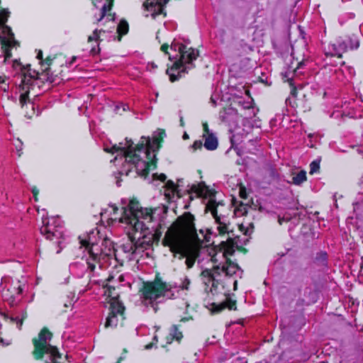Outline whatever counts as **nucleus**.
I'll return each instance as SVG.
<instances>
[{"mask_svg":"<svg viewBox=\"0 0 363 363\" xmlns=\"http://www.w3.org/2000/svg\"><path fill=\"white\" fill-rule=\"evenodd\" d=\"M157 208H144L139 201L133 197L130 199L126 207L121 211L115 205L110 204L101 212V222L104 225L106 221L108 226L116 222L125 223L130 227H147L155 221V216Z\"/></svg>","mask_w":363,"mask_h":363,"instance_id":"obj_1","label":"nucleus"},{"mask_svg":"<svg viewBox=\"0 0 363 363\" xmlns=\"http://www.w3.org/2000/svg\"><path fill=\"white\" fill-rule=\"evenodd\" d=\"M144 148H145V155L147 161H143L145 164V168L138 172V174L145 177L149 174L150 170H154L157 167L158 160L157 158L155 157V155H152V157L151 156L150 150L152 148V145L150 143L149 138L142 136L140 141L137 145H135L131 139L126 138L125 146H123V143H120L119 145L115 144L111 147H105L104 151L111 154L121 152V158H124L125 163L123 164L121 174H125L128 176L133 168H136L137 164L142 161L140 156L137 154V152H140Z\"/></svg>","mask_w":363,"mask_h":363,"instance_id":"obj_2","label":"nucleus"},{"mask_svg":"<svg viewBox=\"0 0 363 363\" xmlns=\"http://www.w3.org/2000/svg\"><path fill=\"white\" fill-rule=\"evenodd\" d=\"M144 148H145V155L147 161H143L145 164V168L138 172V174L145 177L149 174L150 170H154L157 167L158 160L157 158L155 157V155H152V157L151 156L150 150L152 148V145L150 143L149 138L142 136L140 141L137 145H135L131 139L126 138L125 146H123V143H120L119 145L115 144L111 147H105L104 151L111 154L121 152V158H124L125 163L123 164L121 174H125L128 176L133 168H136L137 164L142 161L140 156L137 154V152H140Z\"/></svg>","mask_w":363,"mask_h":363,"instance_id":"obj_3","label":"nucleus"},{"mask_svg":"<svg viewBox=\"0 0 363 363\" xmlns=\"http://www.w3.org/2000/svg\"><path fill=\"white\" fill-rule=\"evenodd\" d=\"M186 191L191 199H192L191 195L194 194L198 198L208 199L206 204L205 211L211 213L216 222L220 225L219 227H228L225 217L229 214L230 210L223 201H216L217 191L215 189H211L204 182H201L192 184Z\"/></svg>","mask_w":363,"mask_h":363,"instance_id":"obj_4","label":"nucleus"},{"mask_svg":"<svg viewBox=\"0 0 363 363\" xmlns=\"http://www.w3.org/2000/svg\"><path fill=\"white\" fill-rule=\"evenodd\" d=\"M53 334L47 327H43L38 333L37 337L32 340L34 349L32 355L35 360H43L45 355L47 358L45 363H65V359H68L69 356L66 354L63 358L62 354L60 352L56 346L48 343L52 340Z\"/></svg>","mask_w":363,"mask_h":363,"instance_id":"obj_5","label":"nucleus"},{"mask_svg":"<svg viewBox=\"0 0 363 363\" xmlns=\"http://www.w3.org/2000/svg\"><path fill=\"white\" fill-rule=\"evenodd\" d=\"M200 240L197 228H167L162 244L174 255L179 254Z\"/></svg>","mask_w":363,"mask_h":363,"instance_id":"obj_6","label":"nucleus"},{"mask_svg":"<svg viewBox=\"0 0 363 363\" xmlns=\"http://www.w3.org/2000/svg\"><path fill=\"white\" fill-rule=\"evenodd\" d=\"M169 48L174 51L178 50L179 54V59L166 70L169 81L174 82L182 78L185 73H187V69L191 68L184 67V64L191 65L198 57L199 53L198 50L187 48L186 45L182 43H172Z\"/></svg>","mask_w":363,"mask_h":363,"instance_id":"obj_7","label":"nucleus"},{"mask_svg":"<svg viewBox=\"0 0 363 363\" xmlns=\"http://www.w3.org/2000/svg\"><path fill=\"white\" fill-rule=\"evenodd\" d=\"M172 286L163 280L159 272H157L152 281H143L139 294L143 302L147 301L155 312L157 311V301L165 297L172 290Z\"/></svg>","mask_w":363,"mask_h":363,"instance_id":"obj_8","label":"nucleus"},{"mask_svg":"<svg viewBox=\"0 0 363 363\" xmlns=\"http://www.w3.org/2000/svg\"><path fill=\"white\" fill-rule=\"evenodd\" d=\"M10 16L9 9H0V44L4 57V64L12 57V49L17 50L21 46L20 42L15 38L12 28L7 25Z\"/></svg>","mask_w":363,"mask_h":363,"instance_id":"obj_9","label":"nucleus"},{"mask_svg":"<svg viewBox=\"0 0 363 363\" xmlns=\"http://www.w3.org/2000/svg\"><path fill=\"white\" fill-rule=\"evenodd\" d=\"M103 235L99 228H92L86 235L78 237L80 247H84L89 254L86 263L91 272H94L96 264L101 262V250L99 244Z\"/></svg>","mask_w":363,"mask_h":363,"instance_id":"obj_10","label":"nucleus"},{"mask_svg":"<svg viewBox=\"0 0 363 363\" xmlns=\"http://www.w3.org/2000/svg\"><path fill=\"white\" fill-rule=\"evenodd\" d=\"M12 67L14 70L20 71L21 75V84L24 87H26V86L32 87L38 86L40 87L39 82L44 83L46 81L45 75L42 71L33 69L30 64L23 65L20 60H14Z\"/></svg>","mask_w":363,"mask_h":363,"instance_id":"obj_11","label":"nucleus"},{"mask_svg":"<svg viewBox=\"0 0 363 363\" xmlns=\"http://www.w3.org/2000/svg\"><path fill=\"white\" fill-rule=\"evenodd\" d=\"M131 230L127 232L128 240L130 241L129 246L123 245L124 251L134 254L138 249H147L152 244V236L146 235V231L149 228H130Z\"/></svg>","mask_w":363,"mask_h":363,"instance_id":"obj_12","label":"nucleus"},{"mask_svg":"<svg viewBox=\"0 0 363 363\" xmlns=\"http://www.w3.org/2000/svg\"><path fill=\"white\" fill-rule=\"evenodd\" d=\"M19 89L21 93L19 96V104L23 109H25V116L28 118H31L35 115V104L31 101L29 94L34 87L26 86L23 87L20 84Z\"/></svg>","mask_w":363,"mask_h":363,"instance_id":"obj_13","label":"nucleus"},{"mask_svg":"<svg viewBox=\"0 0 363 363\" xmlns=\"http://www.w3.org/2000/svg\"><path fill=\"white\" fill-rule=\"evenodd\" d=\"M124 312L125 306L122 302L115 299L110 302V313L106 318L105 328L116 327L118 325L117 315H119L124 318Z\"/></svg>","mask_w":363,"mask_h":363,"instance_id":"obj_14","label":"nucleus"},{"mask_svg":"<svg viewBox=\"0 0 363 363\" xmlns=\"http://www.w3.org/2000/svg\"><path fill=\"white\" fill-rule=\"evenodd\" d=\"M349 50L348 45L345 44L342 37H340L335 43H328L324 45L325 55L327 57L342 58V54Z\"/></svg>","mask_w":363,"mask_h":363,"instance_id":"obj_15","label":"nucleus"},{"mask_svg":"<svg viewBox=\"0 0 363 363\" xmlns=\"http://www.w3.org/2000/svg\"><path fill=\"white\" fill-rule=\"evenodd\" d=\"M169 0H159V1H150L146 0L143 6L145 11L151 12V16L153 18H155L160 15H163L164 17L167 16L164 10L165 6L167 4Z\"/></svg>","mask_w":363,"mask_h":363,"instance_id":"obj_16","label":"nucleus"},{"mask_svg":"<svg viewBox=\"0 0 363 363\" xmlns=\"http://www.w3.org/2000/svg\"><path fill=\"white\" fill-rule=\"evenodd\" d=\"M241 242L242 240H240V237L236 236L234 239L228 238L226 241H222L219 244V251L223 253V256L225 257V260L227 258H230V256L233 255L236 248V244ZM248 242L249 238H245L242 241L244 245H247Z\"/></svg>","mask_w":363,"mask_h":363,"instance_id":"obj_17","label":"nucleus"},{"mask_svg":"<svg viewBox=\"0 0 363 363\" xmlns=\"http://www.w3.org/2000/svg\"><path fill=\"white\" fill-rule=\"evenodd\" d=\"M200 248L201 243L199 240L179 254L182 257H186L185 263L187 268H191L194 265L196 259L199 257Z\"/></svg>","mask_w":363,"mask_h":363,"instance_id":"obj_18","label":"nucleus"},{"mask_svg":"<svg viewBox=\"0 0 363 363\" xmlns=\"http://www.w3.org/2000/svg\"><path fill=\"white\" fill-rule=\"evenodd\" d=\"M101 246L104 247V248L99 247L101 250V261L106 258H111L112 257H114L116 260L118 262L116 250L114 247L113 241L108 238L106 235H104L101 238Z\"/></svg>","mask_w":363,"mask_h":363,"instance_id":"obj_19","label":"nucleus"},{"mask_svg":"<svg viewBox=\"0 0 363 363\" xmlns=\"http://www.w3.org/2000/svg\"><path fill=\"white\" fill-rule=\"evenodd\" d=\"M203 126V138L205 139L203 144L204 147L208 150H214L218 146V141L213 133H212L208 127L207 121L202 123Z\"/></svg>","mask_w":363,"mask_h":363,"instance_id":"obj_20","label":"nucleus"},{"mask_svg":"<svg viewBox=\"0 0 363 363\" xmlns=\"http://www.w3.org/2000/svg\"><path fill=\"white\" fill-rule=\"evenodd\" d=\"M224 296H225V299L224 301L216 303H212L211 306V311L213 313H218L228 308L230 311H236L237 310V301L232 299L230 298V295L228 293H224Z\"/></svg>","mask_w":363,"mask_h":363,"instance_id":"obj_21","label":"nucleus"},{"mask_svg":"<svg viewBox=\"0 0 363 363\" xmlns=\"http://www.w3.org/2000/svg\"><path fill=\"white\" fill-rule=\"evenodd\" d=\"M240 269V266L233 262L230 258H227L225 264L220 267L219 265H216L213 267V271L217 275H220L222 273H224L226 277H233L238 270Z\"/></svg>","mask_w":363,"mask_h":363,"instance_id":"obj_22","label":"nucleus"},{"mask_svg":"<svg viewBox=\"0 0 363 363\" xmlns=\"http://www.w3.org/2000/svg\"><path fill=\"white\" fill-rule=\"evenodd\" d=\"M201 275L206 279V281H204L205 284L208 285V284H211V286L210 288L209 292L212 296H215L217 294L218 287L219 285V281L216 279V276H218L216 273L213 271V268L212 270L206 269L201 272Z\"/></svg>","mask_w":363,"mask_h":363,"instance_id":"obj_23","label":"nucleus"},{"mask_svg":"<svg viewBox=\"0 0 363 363\" xmlns=\"http://www.w3.org/2000/svg\"><path fill=\"white\" fill-rule=\"evenodd\" d=\"M114 0H106V3L102 6L100 12V17L96 19L95 23L99 24L104 18L106 21L114 22L116 18V13H111V11L113 7Z\"/></svg>","mask_w":363,"mask_h":363,"instance_id":"obj_24","label":"nucleus"},{"mask_svg":"<svg viewBox=\"0 0 363 363\" xmlns=\"http://www.w3.org/2000/svg\"><path fill=\"white\" fill-rule=\"evenodd\" d=\"M40 233L45 237L47 240L52 241L60 245L64 240L63 233L57 228H39Z\"/></svg>","mask_w":363,"mask_h":363,"instance_id":"obj_25","label":"nucleus"},{"mask_svg":"<svg viewBox=\"0 0 363 363\" xmlns=\"http://www.w3.org/2000/svg\"><path fill=\"white\" fill-rule=\"evenodd\" d=\"M194 220V216L191 213L185 212L169 227H195Z\"/></svg>","mask_w":363,"mask_h":363,"instance_id":"obj_26","label":"nucleus"},{"mask_svg":"<svg viewBox=\"0 0 363 363\" xmlns=\"http://www.w3.org/2000/svg\"><path fill=\"white\" fill-rule=\"evenodd\" d=\"M106 30L104 29H95L93 31L92 35H89L88 37V42L91 43L92 41H95L97 43L96 46H94L90 50V54L93 56L99 54L101 51V48L99 47V43L102 41V40L100 38V35L102 33H105Z\"/></svg>","mask_w":363,"mask_h":363,"instance_id":"obj_27","label":"nucleus"},{"mask_svg":"<svg viewBox=\"0 0 363 363\" xmlns=\"http://www.w3.org/2000/svg\"><path fill=\"white\" fill-rule=\"evenodd\" d=\"M165 136V130L163 129H160L158 134L153 137L152 141H150L151 145H152V148L150 150L151 156L152 155H155V157L157 158V152L162 147V143H163L164 138ZM150 140V138L148 137Z\"/></svg>","mask_w":363,"mask_h":363,"instance_id":"obj_28","label":"nucleus"},{"mask_svg":"<svg viewBox=\"0 0 363 363\" xmlns=\"http://www.w3.org/2000/svg\"><path fill=\"white\" fill-rule=\"evenodd\" d=\"M232 206L234 207L233 214L235 217L243 216L247 213L248 205L242 201H238L234 197L232 199Z\"/></svg>","mask_w":363,"mask_h":363,"instance_id":"obj_29","label":"nucleus"},{"mask_svg":"<svg viewBox=\"0 0 363 363\" xmlns=\"http://www.w3.org/2000/svg\"><path fill=\"white\" fill-rule=\"evenodd\" d=\"M183 338L182 332L179 330V326L173 325L170 328L169 335L166 337L167 344H171L173 341H177L179 343Z\"/></svg>","mask_w":363,"mask_h":363,"instance_id":"obj_30","label":"nucleus"},{"mask_svg":"<svg viewBox=\"0 0 363 363\" xmlns=\"http://www.w3.org/2000/svg\"><path fill=\"white\" fill-rule=\"evenodd\" d=\"M183 182V179H179L177 180V184H175L172 180H168L165 184L166 190L171 192L173 196L177 195V197L181 198L182 196V193L179 189V184Z\"/></svg>","mask_w":363,"mask_h":363,"instance_id":"obj_31","label":"nucleus"},{"mask_svg":"<svg viewBox=\"0 0 363 363\" xmlns=\"http://www.w3.org/2000/svg\"><path fill=\"white\" fill-rule=\"evenodd\" d=\"M53 61V58L51 56H48L45 59L40 62L41 70L44 73L46 77V82L49 81L52 82L53 79L52 76H50V65Z\"/></svg>","mask_w":363,"mask_h":363,"instance_id":"obj_32","label":"nucleus"},{"mask_svg":"<svg viewBox=\"0 0 363 363\" xmlns=\"http://www.w3.org/2000/svg\"><path fill=\"white\" fill-rule=\"evenodd\" d=\"M116 32H117L116 39L118 41H121L122 40V38L128 33L129 24L125 19L123 18V19L120 20V21L117 26Z\"/></svg>","mask_w":363,"mask_h":363,"instance_id":"obj_33","label":"nucleus"},{"mask_svg":"<svg viewBox=\"0 0 363 363\" xmlns=\"http://www.w3.org/2000/svg\"><path fill=\"white\" fill-rule=\"evenodd\" d=\"M342 39L345 44L348 45L350 50L357 49L359 46V40L357 37L354 34L352 35L342 37Z\"/></svg>","mask_w":363,"mask_h":363,"instance_id":"obj_34","label":"nucleus"},{"mask_svg":"<svg viewBox=\"0 0 363 363\" xmlns=\"http://www.w3.org/2000/svg\"><path fill=\"white\" fill-rule=\"evenodd\" d=\"M306 172L305 170H301L297 174H294L292 177V183L295 185H300L306 181Z\"/></svg>","mask_w":363,"mask_h":363,"instance_id":"obj_35","label":"nucleus"},{"mask_svg":"<svg viewBox=\"0 0 363 363\" xmlns=\"http://www.w3.org/2000/svg\"><path fill=\"white\" fill-rule=\"evenodd\" d=\"M104 288L106 289V290L105 291V294H107V296L109 298H111V302L113 301L114 299L119 301V300H118L119 296L118 295H116V296H113V292L116 290L115 286H111L107 283L105 285H104Z\"/></svg>","mask_w":363,"mask_h":363,"instance_id":"obj_36","label":"nucleus"},{"mask_svg":"<svg viewBox=\"0 0 363 363\" xmlns=\"http://www.w3.org/2000/svg\"><path fill=\"white\" fill-rule=\"evenodd\" d=\"M286 81L288 82V83L290 86V88H291V91H290L291 95L294 97H296L297 94H298V90H297V88H296L295 84L294 83L293 79L288 78L286 79Z\"/></svg>","mask_w":363,"mask_h":363,"instance_id":"obj_37","label":"nucleus"},{"mask_svg":"<svg viewBox=\"0 0 363 363\" xmlns=\"http://www.w3.org/2000/svg\"><path fill=\"white\" fill-rule=\"evenodd\" d=\"M320 169V161L314 160L310 164V174H313L318 172Z\"/></svg>","mask_w":363,"mask_h":363,"instance_id":"obj_38","label":"nucleus"},{"mask_svg":"<svg viewBox=\"0 0 363 363\" xmlns=\"http://www.w3.org/2000/svg\"><path fill=\"white\" fill-rule=\"evenodd\" d=\"M199 232L202 234L206 233L204 235V240L206 242L210 241V235L211 234V228H199Z\"/></svg>","mask_w":363,"mask_h":363,"instance_id":"obj_39","label":"nucleus"},{"mask_svg":"<svg viewBox=\"0 0 363 363\" xmlns=\"http://www.w3.org/2000/svg\"><path fill=\"white\" fill-rule=\"evenodd\" d=\"M203 146V143L201 140H195L192 145V148L194 150H197L201 149Z\"/></svg>","mask_w":363,"mask_h":363,"instance_id":"obj_40","label":"nucleus"},{"mask_svg":"<svg viewBox=\"0 0 363 363\" xmlns=\"http://www.w3.org/2000/svg\"><path fill=\"white\" fill-rule=\"evenodd\" d=\"M10 320H11V322L12 323H16L17 325H18V328H21L22 325H23V318H19L18 317L16 318H9Z\"/></svg>","mask_w":363,"mask_h":363,"instance_id":"obj_41","label":"nucleus"},{"mask_svg":"<svg viewBox=\"0 0 363 363\" xmlns=\"http://www.w3.org/2000/svg\"><path fill=\"white\" fill-rule=\"evenodd\" d=\"M239 196L243 199H246L247 197V193L246 189L244 186H241L239 191Z\"/></svg>","mask_w":363,"mask_h":363,"instance_id":"obj_42","label":"nucleus"},{"mask_svg":"<svg viewBox=\"0 0 363 363\" xmlns=\"http://www.w3.org/2000/svg\"><path fill=\"white\" fill-rule=\"evenodd\" d=\"M153 177L155 179H157L162 182H164L167 179V176L164 174V173H161L160 174H155L153 175Z\"/></svg>","mask_w":363,"mask_h":363,"instance_id":"obj_43","label":"nucleus"},{"mask_svg":"<svg viewBox=\"0 0 363 363\" xmlns=\"http://www.w3.org/2000/svg\"><path fill=\"white\" fill-rule=\"evenodd\" d=\"M31 191H32L34 200L35 201H38V196L39 194V190H38V187L35 186H33Z\"/></svg>","mask_w":363,"mask_h":363,"instance_id":"obj_44","label":"nucleus"},{"mask_svg":"<svg viewBox=\"0 0 363 363\" xmlns=\"http://www.w3.org/2000/svg\"><path fill=\"white\" fill-rule=\"evenodd\" d=\"M190 280L187 278H186L184 279V281H183L182 283V289H185V290H188L189 289V286L190 285Z\"/></svg>","mask_w":363,"mask_h":363,"instance_id":"obj_45","label":"nucleus"},{"mask_svg":"<svg viewBox=\"0 0 363 363\" xmlns=\"http://www.w3.org/2000/svg\"><path fill=\"white\" fill-rule=\"evenodd\" d=\"M169 48V45L167 43H164L161 45L160 50L163 52H164L166 55H169L168 49Z\"/></svg>","mask_w":363,"mask_h":363,"instance_id":"obj_46","label":"nucleus"},{"mask_svg":"<svg viewBox=\"0 0 363 363\" xmlns=\"http://www.w3.org/2000/svg\"><path fill=\"white\" fill-rule=\"evenodd\" d=\"M236 249H237L239 252H242V253H243V254H247V252H248V250H247V248H245V247H243V246H239V245H238V243L236 244Z\"/></svg>","mask_w":363,"mask_h":363,"instance_id":"obj_47","label":"nucleus"},{"mask_svg":"<svg viewBox=\"0 0 363 363\" xmlns=\"http://www.w3.org/2000/svg\"><path fill=\"white\" fill-rule=\"evenodd\" d=\"M8 301H9V303L10 304V306H13L16 305L15 298H14V296L13 294H11L10 296V297L8 298Z\"/></svg>","mask_w":363,"mask_h":363,"instance_id":"obj_48","label":"nucleus"},{"mask_svg":"<svg viewBox=\"0 0 363 363\" xmlns=\"http://www.w3.org/2000/svg\"><path fill=\"white\" fill-rule=\"evenodd\" d=\"M8 77L4 74H0V84H6Z\"/></svg>","mask_w":363,"mask_h":363,"instance_id":"obj_49","label":"nucleus"},{"mask_svg":"<svg viewBox=\"0 0 363 363\" xmlns=\"http://www.w3.org/2000/svg\"><path fill=\"white\" fill-rule=\"evenodd\" d=\"M36 57L40 60V63L43 60V55L42 50H38Z\"/></svg>","mask_w":363,"mask_h":363,"instance_id":"obj_50","label":"nucleus"},{"mask_svg":"<svg viewBox=\"0 0 363 363\" xmlns=\"http://www.w3.org/2000/svg\"><path fill=\"white\" fill-rule=\"evenodd\" d=\"M229 228H218L220 234H225V233H229Z\"/></svg>","mask_w":363,"mask_h":363,"instance_id":"obj_51","label":"nucleus"},{"mask_svg":"<svg viewBox=\"0 0 363 363\" xmlns=\"http://www.w3.org/2000/svg\"><path fill=\"white\" fill-rule=\"evenodd\" d=\"M23 291V286L19 285L18 286V288L16 289V294L20 295V294H22Z\"/></svg>","mask_w":363,"mask_h":363,"instance_id":"obj_52","label":"nucleus"},{"mask_svg":"<svg viewBox=\"0 0 363 363\" xmlns=\"http://www.w3.org/2000/svg\"><path fill=\"white\" fill-rule=\"evenodd\" d=\"M240 232L243 233V234L246 236L247 233H248V230L250 229L252 230L253 228H238Z\"/></svg>","mask_w":363,"mask_h":363,"instance_id":"obj_53","label":"nucleus"},{"mask_svg":"<svg viewBox=\"0 0 363 363\" xmlns=\"http://www.w3.org/2000/svg\"><path fill=\"white\" fill-rule=\"evenodd\" d=\"M154 345H155V342H151L150 343L147 344V345L145 346V348L146 350H150V349H151Z\"/></svg>","mask_w":363,"mask_h":363,"instance_id":"obj_54","label":"nucleus"},{"mask_svg":"<svg viewBox=\"0 0 363 363\" xmlns=\"http://www.w3.org/2000/svg\"><path fill=\"white\" fill-rule=\"evenodd\" d=\"M76 60H77V57L73 56V57H72L71 60L69 61V65H73V64L74 63V62L76 61Z\"/></svg>","mask_w":363,"mask_h":363,"instance_id":"obj_55","label":"nucleus"},{"mask_svg":"<svg viewBox=\"0 0 363 363\" xmlns=\"http://www.w3.org/2000/svg\"><path fill=\"white\" fill-rule=\"evenodd\" d=\"M238 289V280H235L233 282V290L236 291Z\"/></svg>","mask_w":363,"mask_h":363,"instance_id":"obj_56","label":"nucleus"},{"mask_svg":"<svg viewBox=\"0 0 363 363\" xmlns=\"http://www.w3.org/2000/svg\"><path fill=\"white\" fill-rule=\"evenodd\" d=\"M114 277L111 274H110L108 278L106 279L107 282H111L113 279Z\"/></svg>","mask_w":363,"mask_h":363,"instance_id":"obj_57","label":"nucleus"},{"mask_svg":"<svg viewBox=\"0 0 363 363\" xmlns=\"http://www.w3.org/2000/svg\"><path fill=\"white\" fill-rule=\"evenodd\" d=\"M303 65V62H299L298 63V65L296 66V69H294V72L296 71V69H299L302 67V65Z\"/></svg>","mask_w":363,"mask_h":363,"instance_id":"obj_58","label":"nucleus"},{"mask_svg":"<svg viewBox=\"0 0 363 363\" xmlns=\"http://www.w3.org/2000/svg\"><path fill=\"white\" fill-rule=\"evenodd\" d=\"M182 138L184 140H188L189 138V135L186 133H184L183 136H182Z\"/></svg>","mask_w":363,"mask_h":363,"instance_id":"obj_59","label":"nucleus"},{"mask_svg":"<svg viewBox=\"0 0 363 363\" xmlns=\"http://www.w3.org/2000/svg\"><path fill=\"white\" fill-rule=\"evenodd\" d=\"M152 342H155V345L158 342V337L157 335H155L152 338Z\"/></svg>","mask_w":363,"mask_h":363,"instance_id":"obj_60","label":"nucleus"},{"mask_svg":"<svg viewBox=\"0 0 363 363\" xmlns=\"http://www.w3.org/2000/svg\"><path fill=\"white\" fill-rule=\"evenodd\" d=\"M155 229H156V230H155V235H158V236H160L161 233H160V232H159V230H160V228H155Z\"/></svg>","mask_w":363,"mask_h":363,"instance_id":"obj_61","label":"nucleus"},{"mask_svg":"<svg viewBox=\"0 0 363 363\" xmlns=\"http://www.w3.org/2000/svg\"><path fill=\"white\" fill-rule=\"evenodd\" d=\"M211 260H212V262H216L218 261V260L216 259V255H213V256L211 257Z\"/></svg>","mask_w":363,"mask_h":363,"instance_id":"obj_62","label":"nucleus"},{"mask_svg":"<svg viewBox=\"0 0 363 363\" xmlns=\"http://www.w3.org/2000/svg\"><path fill=\"white\" fill-rule=\"evenodd\" d=\"M321 255L323 259H326L327 254L325 252L322 253Z\"/></svg>","mask_w":363,"mask_h":363,"instance_id":"obj_63","label":"nucleus"},{"mask_svg":"<svg viewBox=\"0 0 363 363\" xmlns=\"http://www.w3.org/2000/svg\"><path fill=\"white\" fill-rule=\"evenodd\" d=\"M118 279H119L120 281H123L124 280V278H123V275H120Z\"/></svg>","mask_w":363,"mask_h":363,"instance_id":"obj_64","label":"nucleus"}]
</instances>
